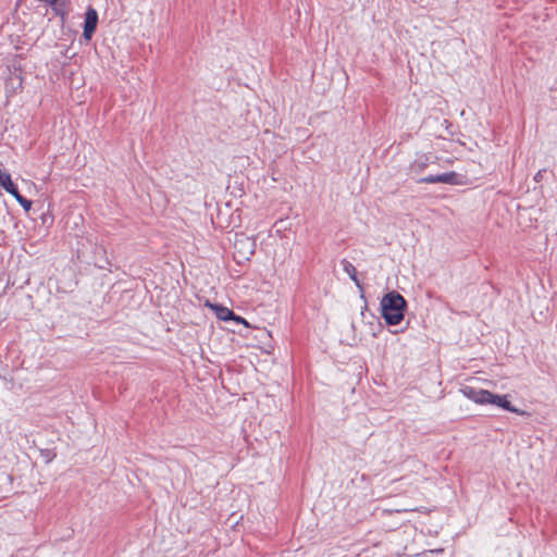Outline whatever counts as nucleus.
<instances>
[{"mask_svg": "<svg viewBox=\"0 0 557 557\" xmlns=\"http://www.w3.org/2000/svg\"><path fill=\"white\" fill-rule=\"evenodd\" d=\"M382 317L388 325H397L404 320L406 299L396 290L388 292L381 299Z\"/></svg>", "mask_w": 557, "mask_h": 557, "instance_id": "nucleus-1", "label": "nucleus"}, {"mask_svg": "<svg viewBox=\"0 0 557 557\" xmlns=\"http://www.w3.org/2000/svg\"><path fill=\"white\" fill-rule=\"evenodd\" d=\"M234 248L238 259L248 260L255 253L256 242L252 237L244 234L236 235Z\"/></svg>", "mask_w": 557, "mask_h": 557, "instance_id": "nucleus-3", "label": "nucleus"}, {"mask_svg": "<svg viewBox=\"0 0 557 557\" xmlns=\"http://www.w3.org/2000/svg\"><path fill=\"white\" fill-rule=\"evenodd\" d=\"M433 156L421 153L416 157L413 162L410 164V172L413 174L422 173L431 163L434 162Z\"/></svg>", "mask_w": 557, "mask_h": 557, "instance_id": "nucleus-7", "label": "nucleus"}, {"mask_svg": "<svg viewBox=\"0 0 557 557\" xmlns=\"http://www.w3.org/2000/svg\"><path fill=\"white\" fill-rule=\"evenodd\" d=\"M460 392L465 397H467L468 399L472 400L475 404H492L511 412L518 411L516 408L511 407L510 401L507 399V396L495 395L486 389L475 388L468 385L461 387Z\"/></svg>", "mask_w": 557, "mask_h": 557, "instance_id": "nucleus-2", "label": "nucleus"}, {"mask_svg": "<svg viewBox=\"0 0 557 557\" xmlns=\"http://www.w3.org/2000/svg\"><path fill=\"white\" fill-rule=\"evenodd\" d=\"M17 202L25 209V211H29L32 208V201L27 200L26 198L22 197L17 200Z\"/></svg>", "mask_w": 557, "mask_h": 557, "instance_id": "nucleus-11", "label": "nucleus"}, {"mask_svg": "<svg viewBox=\"0 0 557 557\" xmlns=\"http://www.w3.org/2000/svg\"><path fill=\"white\" fill-rule=\"evenodd\" d=\"M8 193H9L10 195H12V196L16 199V201L23 197V196L18 193V190H17V188H16V186H15V185H14L13 187H11V188L9 189V191H8Z\"/></svg>", "mask_w": 557, "mask_h": 557, "instance_id": "nucleus-12", "label": "nucleus"}, {"mask_svg": "<svg viewBox=\"0 0 557 557\" xmlns=\"http://www.w3.org/2000/svg\"><path fill=\"white\" fill-rule=\"evenodd\" d=\"M98 24V13L97 11L89 7L85 13V23H84V32L83 37L85 40H90Z\"/></svg>", "mask_w": 557, "mask_h": 557, "instance_id": "nucleus-5", "label": "nucleus"}, {"mask_svg": "<svg viewBox=\"0 0 557 557\" xmlns=\"http://www.w3.org/2000/svg\"><path fill=\"white\" fill-rule=\"evenodd\" d=\"M408 510L413 511L414 509H403V510H400V509H396V512H400V511H408Z\"/></svg>", "mask_w": 557, "mask_h": 557, "instance_id": "nucleus-13", "label": "nucleus"}, {"mask_svg": "<svg viewBox=\"0 0 557 557\" xmlns=\"http://www.w3.org/2000/svg\"><path fill=\"white\" fill-rule=\"evenodd\" d=\"M344 270L349 275V277L355 282L356 286L360 292H363V285L360 283V281L357 277V270L356 268L348 261L344 262Z\"/></svg>", "mask_w": 557, "mask_h": 557, "instance_id": "nucleus-8", "label": "nucleus"}, {"mask_svg": "<svg viewBox=\"0 0 557 557\" xmlns=\"http://www.w3.org/2000/svg\"><path fill=\"white\" fill-rule=\"evenodd\" d=\"M65 2H58L52 7L54 13L59 15L62 20L67 15V11L64 9Z\"/></svg>", "mask_w": 557, "mask_h": 557, "instance_id": "nucleus-10", "label": "nucleus"}, {"mask_svg": "<svg viewBox=\"0 0 557 557\" xmlns=\"http://www.w3.org/2000/svg\"><path fill=\"white\" fill-rule=\"evenodd\" d=\"M206 306L209 307L215 313V315L219 320H222V321L234 320L238 323H244L247 325V322L245 319H243L242 317L235 315L234 312L226 307H223L221 305L211 304L210 301H207Z\"/></svg>", "mask_w": 557, "mask_h": 557, "instance_id": "nucleus-4", "label": "nucleus"}, {"mask_svg": "<svg viewBox=\"0 0 557 557\" xmlns=\"http://www.w3.org/2000/svg\"><path fill=\"white\" fill-rule=\"evenodd\" d=\"M456 181H457V174L455 172H448V173H443V174H438V175H429V176L420 178L418 182L424 183V184H437V183L455 184Z\"/></svg>", "mask_w": 557, "mask_h": 557, "instance_id": "nucleus-6", "label": "nucleus"}, {"mask_svg": "<svg viewBox=\"0 0 557 557\" xmlns=\"http://www.w3.org/2000/svg\"><path fill=\"white\" fill-rule=\"evenodd\" d=\"M0 186L8 193L14 186L11 175L0 169Z\"/></svg>", "mask_w": 557, "mask_h": 557, "instance_id": "nucleus-9", "label": "nucleus"}]
</instances>
